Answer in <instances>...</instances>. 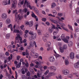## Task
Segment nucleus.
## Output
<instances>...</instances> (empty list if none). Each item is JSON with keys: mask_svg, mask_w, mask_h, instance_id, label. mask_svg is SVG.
I'll use <instances>...</instances> for the list:
<instances>
[{"mask_svg": "<svg viewBox=\"0 0 79 79\" xmlns=\"http://www.w3.org/2000/svg\"><path fill=\"white\" fill-rule=\"evenodd\" d=\"M12 27H13V25H12V24H10L7 26V27H8V28H10V27L11 28Z\"/></svg>", "mask_w": 79, "mask_h": 79, "instance_id": "60", "label": "nucleus"}, {"mask_svg": "<svg viewBox=\"0 0 79 79\" xmlns=\"http://www.w3.org/2000/svg\"><path fill=\"white\" fill-rule=\"evenodd\" d=\"M74 67L76 69L79 68V62H78L74 64Z\"/></svg>", "mask_w": 79, "mask_h": 79, "instance_id": "21", "label": "nucleus"}, {"mask_svg": "<svg viewBox=\"0 0 79 79\" xmlns=\"http://www.w3.org/2000/svg\"><path fill=\"white\" fill-rule=\"evenodd\" d=\"M56 6V4L55 2H53L51 4V6L52 8H54Z\"/></svg>", "mask_w": 79, "mask_h": 79, "instance_id": "25", "label": "nucleus"}, {"mask_svg": "<svg viewBox=\"0 0 79 79\" xmlns=\"http://www.w3.org/2000/svg\"><path fill=\"white\" fill-rule=\"evenodd\" d=\"M48 73H49V70H46V71L44 73V74L45 75H47V74H48Z\"/></svg>", "mask_w": 79, "mask_h": 79, "instance_id": "59", "label": "nucleus"}, {"mask_svg": "<svg viewBox=\"0 0 79 79\" xmlns=\"http://www.w3.org/2000/svg\"><path fill=\"white\" fill-rule=\"evenodd\" d=\"M69 56L70 59H74V52H71L69 54Z\"/></svg>", "mask_w": 79, "mask_h": 79, "instance_id": "16", "label": "nucleus"}, {"mask_svg": "<svg viewBox=\"0 0 79 79\" xmlns=\"http://www.w3.org/2000/svg\"><path fill=\"white\" fill-rule=\"evenodd\" d=\"M53 29L51 27H50L48 29V32H49V33L51 34L53 32Z\"/></svg>", "mask_w": 79, "mask_h": 79, "instance_id": "30", "label": "nucleus"}, {"mask_svg": "<svg viewBox=\"0 0 79 79\" xmlns=\"http://www.w3.org/2000/svg\"><path fill=\"white\" fill-rule=\"evenodd\" d=\"M59 24L61 26V27L64 31H66L67 32H69V30L67 28L65 27L66 26V25L63 22H59Z\"/></svg>", "mask_w": 79, "mask_h": 79, "instance_id": "5", "label": "nucleus"}, {"mask_svg": "<svg viewBox=\"0 0 79 79\" xmlns=\"http://www.w3.org/2000/svg\"><path fill=\"white\" fill-rule=\"evenodd\" d=\"M32 14H31V16L32 18H37V16L35 15L34 13L33 12H32Z\"/></svg>", "mask_w": 79, "mask_h": 79, "instance_id": "35", "label": "nucleus"}, {"mask_svg": "<svg viewBox=\"0 0 79 79\" xmlns=\"http://www.w3.org/2000/svg\"><path fill=\"white\" fill-rule=\"evenodd\" d=\"M11 23V20H10L9 19H7L6 20V23L7 24H10Z\"/></svg>", "mask_w": 79, "mask_h": 79, "instance_id": "26", "label": "nucleus"}, {"mask_svg": "<svg viewBox=\"0 0 79 79\" xmlns=\"http://www.w3.org/2000/svg\"><path fill=\"white\" fill-rule=\"evenodd\" d=\"M68 77H69V78H70V79H73V75L72 74L68 75L67 76Z\"/></svg>", "mask_w": 79, "mask_h": 79, "instance_id": "37", "label": "nucleus"}, {"mask_svg": "<svg viewBox=\"0 0 79 79\" xmlns=\"http://www.w3.org/2000/svg\"><path fill=\"white\" fill-rule=\"evenodd\" d=\"M17 5V1L15 0L12 4L11 10H13L16 8V5Z\"/></svg>", "mask_w": 79, "mask_h": 79, "instance_id": "7", "label": "nucleus"}, {"mask_svg": "<svg viewBox=\"0 0 79 79\" xmlns=\"http://www.w3.org/2000/svg\"><path fill=\"white\" fill-rule=\"evenodd\" d=\"M10 37V34H7L6 35V38L7 39H8Z\"/></svg>", "mask_w": 79, "mask_h": 79, "instance_id": "39", "label": "nucleus"}, {"mask_svg": "<svg viewBox=\"0 0 79 79\" xmlns=\"http://www.w3.org/2000/svg\"><path fill=\"white\" fill-rule=\"evenodd\" d=\"M42 60V57L41 56H39L38 57V60Z\"/></svg>", "mask_w": 79, "mask_h": 79, "instance_id": "50", "label": "nucleus"}, {"mask_svg": "<svg viewBox=\"0 0 79 79\" xmlns=\"http://www.w3.org/2000/svg\"><path fill=\"white\" fill-rule=\"evenodd\" d=\"M48 69H50L51 70L53 71H55L56 70V67L54 66H51L48 67Z\"/></svg>", "mask_w": 79, "mask_h": 79, "instance_id": "14", "label": "nucleus"}, {"mask_svg": "<svg viewBox=\"0 0 79 79\" xmlns=\"http://www.w3.org/2000/svg\"><path fill=\"white\" fill-rule=\"evenodd\" d=\"M17 37L15 38V40L17 41V43H19L20 44H22L23 43H26L27 42V40L24 39L23 41H22V38L20 36V35L19 34H17Z\"/></svg>", "mask_w": 79, "mask_h": 79, "instance_id": "1", "label": "nucleus"}, {"mask_svg": "<svg viewBox=\"0 0 79 79\" xmlns=\"http://www.w3.org/2000/svg\"><path fill=\"white\" fill-rule=\"evenodd\" d=\"M56 78L57 79H62L63 78V77L61 75L59 74L58 75V77L57 76H56Z\"/></svg>", "mask_w": 79, "mask_h": 79, "instance_id": "29", "label": "nucleus"}, {"mask_svg": "<svg viewBox=\"0 0 79 79\" xmlns=\"http://www.w3.org/2000/svg\"><path fill=\"white\" fill-rule=\"evenodd\" d=\"M31 55L32 56V57H33V58H38L39 56V53H37L33 52L32 55Z\"/></svg>", "mask_w": 79, "mask_h": 79, "instance_id": "10", "label": "nucleus"}, {"mask_svg": "<svg viewBox=\"0 0 79 79\" xmlns=\"http://www.w3.org/2000/svg\"><path fill=\"white\" fill-rule=\"evenodd\" d=\"M32 25H33V22L32 21L29 22V26L30 27H32Z\"/></svg>", "mask_w": 79, "mask_h": 79, "instance_id": "36", "label": "nucleus"}, {"mask_svg": "<svg viewBox=\"0 0 79 79\" xmlns=\"http://www.w3.org/2000/svg\"><path fill=\"white\" fill-rule=\"evenodd\" d=\"M36 68H39L40 69V70L41 71H42V68H43V66L41 65H36L35 66Z\"/></svg>", "mask_w": 79, "mask_h": 79, "instance_id": "17", "label": "nucleus"}, {"mask_svg": "<svg viewBox=\"0 0 79 79\" xmlns=\"http://www.w3.org/2000/svg\"><path fill=\"white\" fill-rule=\"evenodd\" d=\"M33 10H35V11L36 13H37L39 12V10H38L37 9L35 8H35H34Z\"/></svg>", "mask_w": 79, "mask_h": 79, "instance_id": "57", "label": "nucleus"}, {"mask_svg": "<svg viewBox=\"0 0 79 79\" xmlns=\"http://www.w3.org/2000/svg\"><path fill=\"white\" fill-rule=\"evenodd\" d=\"M22 73L23 74H25V71H24V69H22Z\"/></svg>", "mask_w": 79, "mask_h": 79, "instance_id": "51", "label": "nucleus"}, {"mask_svg": "<svg viewBox=\"0 0 79 79\" xmlns=\"http://www.w3.org/2000/svg\"><path fill=\"white\" fill-rule=\"evenodd\" d=\"M29 47H30V48H32V47H34V43L32 42V41H30L29 43Z\"/></svg>", "mask_w": 79, "mask_h": 79, "instance_id": "19", "label": "nucleus"}, {"mask_svg": "<svg viewBox=\"0 0 79 79\" xmlns=\"http://www.w3.org/2000/svg\"><path fill=\"white\" fill-rule=\"evenodd\" d=\"M24 1L23 0H19V2L18 3V6L19 8L21 7V5H23Z\"/></svg>", "mask_w": 79, "mask_h": 79, "instance_id": "11", "label": "nucleus"}, {"mask_svg": "<svg viewBox=\"0 0 79 79\" xmlns=\"http://www.w3.org/2000/svg\"><path fill=\"white\" fill-rule=\"evenodd\" d=\"M62 73V74H63L64 75L67 76V75H68V74H69V71L68 70L66 69H65L63 70Z\"/></svg>", "mask_w": 79, "mask_h": 79, "instance_id": "9", "label": "nucleus"}, {"mask_svg": "<svg viewBox=\"0 0 79 79\" xmlns=\"http://www.w3.org/2000/svg\"><path fill=\"white\" fill-rule=\"evenodd\" d=\"M42 39L44 42H46L47 40V37L45 36H43L42 37Z\"/></svg>", "mask_w": 79, "mask_h": 79, "instance_id": "24", "label": "nucleus"}, {"mask_svg": "<svg viewBox=\"0 0 79 79\" xmlns=\"http://www.w3.org/2000/svg\"><path fill=\"white\" fill-rule=\"evenodd\" d=\"M48 16H52V17H56V16L52 15L51 14H48Z\"/></svg>", "mask_w": 79, "mask_h": 79, "instance_id": "56", "label": "nucleus"}, {"mask_svg": "<svg viewBox=\"0 0 79 79\" xmlns=\"http://www.w3.org/2000/svg\"><path fill=\"white\" fill-rule=\"evenodd\" d=\"M76 11L77 14L79 15V7L77 8Z\"/></svg>", "mask_w": 79, "mask_h": 79, "instance_id": "45", "label": "nucleus"}, {"mask_svg": "<svg viewBox=\"0 0 79 79\" xmlns=\"http://www.w3.org/2000/svg\"><path fill=\"white\" fill-rule=\"evenodd\" d=\"M20 65H21V62H19V64H18L17 66V67L18 68H20Z\"/></svg>", "mask_w": 79, "mask_h": 79, "instance_id": "54", "label": "nucleus"}, {"mask_svg": "<svg viewBox=\"0 0 79 79\" xmlns=\"http://www.w3.org/2000/svg\"><path fill=\"white\" fill-rule=\"evenodd\" d=\"M5 70L6 71V76L9 77L10 76V74H8V72H7V71H6V70Z\"/></svg>", "mask_w": 79, "mask_h": 79, "instance_id": "47", "label": "nucleus"}, {"mask_svg": "<svg viewBox=\"0 0 79 79\" xmlns=\"http://www.w3.org/2000/svg\"><path fill=\"white\" fill-rule=\"evenodd\" d=\"M52 13L53 16H56L57 15V11L55 10H52Z\"/></svg>", "mask_w": 79, "mask_h": 79, "instance_id": "20", "label": "nucleus"}, {"mask_svg": "<svg viewBox=\"0 0 79 79\" xmlns=\"http://www.w3.org/2000/svg\"><path fill=\"white\" fill-rule=\"evenodd\" d=\"M64 63L65 65L66 66H68L69 64V60H65Z\"/></svg>", "mask_w": 79, "mask_h": 79, "instance_id": "28", "label": "nucleus"}, {"mask_svg": "<svg viewBox=\"0 0 79 79\" xmlns=\"http://www.w3.org/2000/svg\"><path fill=\"white\" fill-rule=\"evenodd\" d=\"M56 27H55V26L52 24V28L54 29H56L57 31H59V29H60V30H62V28L60 27V25L57 24L56 25Z\"/></svg>", "mask_w": 79, "mask_h": 79, "instance_id": "6", "label": "nucleus"}, {"mask_svg": "<svg viewBox=\"0 0 79 79\" xmlns=\"http://www.w3.org/2000/svg\"><path fill=\"white\" fill-rule=\"evenodd\" d=\"M53 76V73L50 72L48 74V76L46 77L47 78H48L49 77H51V76Z\"/></svg>", "mask_w": 79, "mask_h": 79, "instance_id": "27", "label": "nucleus"}, {"mask_svg": "<svg viewBox=\"0 0 79 79\" xmlns=\"http://www.w3.org/2000/svg\"><path fill=\"white\" fill-rule=\"evenodd\" d=\"M27 8H25L23 10V11L24 13H26V12H27Z\"/></svg>", "mask_w": 79, "mask_h": 79, "instance_id": "46", "label": "nucleus"}, {"mask_svg": "<svg viewBox=\"0 0 79 79\" xmlns=\"http://www.w3.org/2000/svg\"><path fill=\"white\" fill-rule=\"evenodd\" d=\"M64 50L63 48L60 47V53H64Z\"/></svg>", "mask_w": 79, "mask_h": 79, "instance_id": "34", "label": "nucleus"}, {"mask_svg": "<svg viewBox=\"0 0 79 79\" xmlns=\"http://www.w3.org/2000/svg\"><path fill=\"white\" fill-rule=\"evenodd\" d=\"M50 45H51V43L49 41H47L45 44V46L47 47H49Z\"/></svg>", "mask_w": 79, "mask_h": 79, "instance_id": "23", "label": "nucleus"}, {"mask_svg": "<svg viewBox=\"0 0 79 79\" xmlns=\"http://www.w3.org/2000/svg\"><path fill=\"white\" fill-rule=\"evenodd\" d=\"M19 50H24V48L23 46L20 47V48H19Z\"/></svg>", "mask_w": 79, "mask_h": 79, "instance_id": "63", "label": "nucleus"}, {"mask_svg": "<svg viewBox=\"0 0 79 79\" xmlns=\"http://www.w3.org/2000/svg\"><path fill=\"white\" fill-rule=\"evenodd\" d=\"M14 32L15 33H19V31L18 29L14 30Z\"/></svg>", "mask_w": 79, "mask_h": 79, "instance_id": "44", "label": "nucleus"}, {"mask_svg": "<svg viewBox=\"0 0 79 79\" xmlns=\"http://www.w3.org/2000/svg\"><path fill=\"white\" fill-rule=\"evenodd\" d=\"M40 51H44V48L42 47H41L40 48Z\"/></svg>", "mask_w": 79, "mask_h": 79, "instance_id": "64", "label": "nucleus"}, {"mask_svg": "<svg viewBox=\"0 0 79 79\" xmlns=\"http://www.w3.org/2000/svg\"><path fill=\"white\" fill-rule=\"evenodd\" d=\"M52 22V23H54V24H57L58 23V21H57L56 20H55L54 19H53L50 18L49 19Z\"/></svg>", "mask_w": 79, "mask_h": 79, "instance_id": "18", "label": "nucleus"}, {"mask_svg": "<svg viewBox=\"0 0 79 79\" xmlns=\"http://www.w3.org/2000/svg\"><path fill=\"white\" fill-rule=\"evenodd\" d=\"M53 34L54 35H57V34H58V31H53Z\"/></svg>", "mask_w": 79, "mask_h": 79, "instance_id": "42", "label": "nucleus"}, {"mask_svg": "<svg viewBox=\"0 0 79 79\" xmlns=\"http://www.w3.org/2000/svg\"><path fill=\"white\" fill-rule=\"evenodd\" d=\"M55 60V57L53 56H50L48 58V60L50 62H53Z\"/></svg>", "mask_w": 79, "mask_h": 79, "instance_id": "13", "label": "nucleus"}, {"mask_svg": "<svg viewBox=\"0 0 79 79\" xmlns=\"http://www.w3.org/2000/svg\"><path fill=\"white\" fill-rule=\"evenodd\" d=\"M22 78L23 79H27V77L24 75H23L22 76Z\"/></svg>", "mask_w": 79, "mask_h": 79, "instance_id": "43", "label": "nucleus"}, {"mask_svg": "<svg viewBox=\"0 0 79 79\" xmlns=\"http://www.w3.org/2000/svg\"><path fill=\"white\" fill-rule=\"evenodd\" d=\"M57 40L58 41L61 40V38H60V36L59 35L57 36Z\"/></svg>", "mask_w": 79, "mask_h": 79, "instance_id": "53", "label": "nucleus"}, {"mask_svg": "<svg viewBox=\"0 0 79 79\" xmlns=\"http://www.w3.org/2000/svg\"><path fill=\"white\" fill-rule=\"evenodd\" d=\"M72 45H73V42L70 41L68 44V46H69V47H71Z\"/></svg>", "mask_w": 79, "mask_h": 79, "instance_id": "40", "label": "nucleus"}, {"mask_svg": "<svg viewBox=\"0 0 79 79\" xmlns=\"http://www.w3.org/2000/svg\"><path fill=\"white\" fill-rule=\"evenodd\" d=\"M62 48H63L64 50H67V48H68V46L66 44H64L63 45Z\"/></svg>", "mask_w": 79, "mask_h": 79, "instance_id": "32", "label": "nucleus"}, {"mask_svg": "<svg viewBox=\"0 0 79 79\" xmlns=\"http://www.w3.org/2000/svg\"><path fill=\"white\" fill-rule=\"evenodd\" d=\"M63 15V13H61V12L57 14V16H60V17L62 16Z\"/></svg>", "mask_w": 79, "mask_h": 79, "instance_id": "38", "label": "nucleus"}, {"mask_svg": "<svg viewBox=\"0 0 79 79\" xmlns=\"http://www.w3.org/2000/svg\"><path fill=\"white\" fill-rule=\"evenodd\" d=\"M68 26L69 29L72 31H73V27L69 24H68Z\"/></svg>", "mask_w": 79, "mask_h": 79, "instance_id": "33", "label": "nucleus"}, {"mask_svg": "<svg viewBox=\"0 0 79 79\" xmlns=\"http://www.w3.org/2000/svg\"><path fill=\"white\" fill-rule=\"evenodd\" d=\"M53 52L54 53V55L55 56L56 58H58L61 57V55L57 53H56V51H55V50H54Z\"/></svg>", "mask_w": 79, "mask_h": 79, "instance_id": "12", "label": "nucleus"}, {"mask_svg": "<svg viewBox=\"0 0 79 79\" xmlns=\"http://www.w3.org/2000/svg\"><path fill=\"white\" fill-rule=\"evenodd\" d=\"M64 42L65 43H68V40H67V39H65L63 40Z\"/></svg>", "mask_w": 79, "mask_h": 79, "instance_id": "52", "label": "nucleus"}, {"mask_svg": "<svg viewBox=\"0 0 79 79\" xmlns=\"http://www.w3.org/2000/svg\"><path fill=\"white\" fill-rule=\"evenodd\" d=\"M24 26L23 25H22L21 26H20V27L22 29V30H23V31H24Z\"/></svg>", "mask_w": 79, "mask_h": 79, "instance_id": "48", "label": "nucleus"}, {"mask_svg": "<svg viewBox=\"0 0 79 79\" xmlns=\"http://www.w3.org/2000/svg\"><path fill=\"white\" fill-rule=\"evenodd\" d=\"M56 18L59 19V21H62V20H64V17H62L60 18V17L58 16H56Z\"/></svg>", "mask_w": 79, "mask_h": 79, "instance_id": "22", "label": "nucleus"}, {"mask_svg": "<svg viewBox=\"0 0 79 79\" xmlns=\"http://www.w3.org/2000/svg\"><path fill=\"white\" fill-rule=\"evenodd\" d=\"M26 4L27 7H29L30 10H32V9L34 10V9H35V7L32 6L30 5V2H29L27 1L26 0L24 2V5H26Z\"/></svg>", "mask_w": 79, "mask_h": 79, "instance_id": "4", "label": "nucleus"}, {"mask_svg": "<svg viewBox=\"0 0 79 79\" xmlns=\"http://www.w3.org/2000/svg\"><path fill=\"white\" fill-rule=\"evenodd\" d=\"M49 35H48V33L46 32V33H45L44 34V36H45L46 37H48Z\"/></svg>", "mask_w": 79, "mask_h": 79, "instance_id": "61", "label": "nucleus"}, {"mask_svg": "<svg viewBox=\"0 0 79 79\" xmlns=\"http://www.w3.org/2000/svg\"><path fill=\"white\" fill-rule=\"evenodd\" d=\"M1 17L3 19H6L7 18V15L5 13L2 14Z\"/></svg>", "mask_w": 79, "mask_h": 79, "instance_id": "15", "label": "nucleus"}, {"mask_svg": "<svg viewBox=\"0 0 79 79\" xmlns=\"http://www.w3.org/2000/svg\"><path fill=\"white\" fill-rule=\"evenodd\" d=\"M34 44L35 45V48H37V44H36V42L35 41H34Z\"/></svg>", "mask_w": 79, "mask_h": 79, "instance_id": "62", "label": "nucleus"}, {"mask_svg": "<svg viewBox=\"0 0 79 79\" xmlns=\"http://www.w3.org/2000/svg\"><path fill=\"white\" fill-rule=\"evenodd\" d=\"M5 55H6V56H9L10 55V53L8 52H6L5 53Z\"/></svg>", "mask_w": 79, "mask_h": 79, "instance_id": "55", "label": "nucleus"}, {"mask_svg": "<svg viewBox=\"0 0 79 79\" xmlns=\"http://www.w3.org/2000/svg\"><path fill=\"white\" fill-rule=\"evenodd\" d=\"M61 39H62V40H64L65 39V37H64V35L63 34L62 35H61Z\"/></svg>", "mask_w": 79, "mask_h": 79, "instance_id": "41", "label": "nucleus"}, {"mask_svg": "<svg viewBox=\"0 0 79 79\" xmlns=\"http://www.w3.org/2000/svg\"><path fill=\"white\" fill-rule=\"evenodd\" d=\"M37 31V32L38 35H42V31H41L40 30L38 29Z\"/></svg>", "mask_w": 79, "mask_h": 79, "instance_id": "31", "label": "nucleus"}, {"mask_svg": "<svg viewBox=\"0 0 79 79\" xmlns=\"http://www.w3.org/2000/svg\"><path fill=\"white\" fill-rule=\"evenodd\" d=\"M8 69L9 70L10 73L11 74H12V73L11 72V69H10L9 67L8 66Z\"/></svg>", "mask_w": 79, "mask_h": 79, "instance_id": "49", "label": "nucleus"}, {"mask_svg": "<svg viewBox=\"0 0 79 79\" xmlns=\"http://www.w3.org/2000/svg\"><path fill=\"white\" fill-rule=\"evenodd\" d=\"M29 34L31 35V37H29V40H34L37 38V34L35 33H34L33 32L31 31L29 33Z\"/></svg>", "mask_w": 79, "mask_h": 79, "instance_id": "2", "label": "nucleus"}, {"mask_svg": "<svg viewBox=\"0 0 79 79\" xmlns=\"http://www.w3.org/2000/svg\"><path fill=\"white\" fill-rule=\"evenodd\" d=\"M75 31L76 32H79V28H76L75 29Z\"/></svg>", "mask_w": 79, "mask_h": 79, "instance_id": "58", "label": "nucleus"}, {"mask_svg": "<svg viewBox=\"0 0 79 79\" xmlns=\"http://www.w3.org/2000/svg\"><path fill=\"white\" fill-rule=\"evenodd\" d=\"M2 4L3 5H10V4H11L10 0H8V2L7 0H4L2 2Z\"/></svg>", "mask_w": 79, "mask_h": 79, "instance_id": "8", "label": "nucleus"}, {"mask_svg": "<svg viewBox=\"0 0 79 79\" xmlns=\"http://www.w3.org/2000/svg\"><path fill=\"white\" fill-rule=\"evenodd\" d=\"M14 13H15V19H18V18L19 19H20V20H21L23 18V16H22V15H21V14H19L18 15V17H17L16 15H17V14H18V13L17 12V10H13V14H14Z\"/></svg>", "mask_w": 79, "mask_h": 79, "instance_id": "3", "label": "nucleus"}]
</instances>
